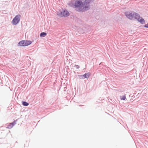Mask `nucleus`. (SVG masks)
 <instances>
[{
	"label": "nucleus",
	"instance_id": "obj_1",
	"mask_svg": "<svg viewBox=\"0 0 148 148\" xmlns=\"http://www.w3.org/2000/svg\"><path fill=\"white\" fill-rule=\"evenodd\" d=\"M83 5V4L82 2L80 0H78L75 1L72 6L75 8H78L76 9L77 11L83 12L84 10H86V8H84Z\"/></svg>",
	"mask_w": 148,
	"mask_h": 148
},
{
	"label": "nucleus",
	"instance_id": "obj_2",
	"mask_svg": "<svg viewBox=\"0 0 148 148\" xmlns=\"http://www.w3.org/2000/svg\"><path fill=\"white\" fill-rule=\"evenodd\" d=\"M58 15L61 17H67L69 15V13L65 9H62L58 13Z\"/></svg>",
	"mask_w": 148,
	"mask_h": 148
},
{
	"label": "nucleus",
	"instance_id": "obj_3",
	"mask_svg": "<svg viewBox=\"0 0 148 148\" xmlns=\"http://www.w3.org/2000/svg\"><path fill=\"white\" fill-rule=\"evenodd\" d=\"M32 43V41L29 40H24L20 41L18 44L20 46H25L30 45Z\"/></svg>",
	"mask_w": 148,
	"mask_h": 148
},
{
	"label": "nucleus",
	"instance_id": "obj_4",
	"mask_svg": "<svg viewBox=\"0 0 148 148\" xmlns=\"http://www.w3.org/2000/svg\"><path fill=\"white\" fill-rule=\"evenodd\" d=\"M21 16L20 15H18L15 16L12 21V23L14 25H16L18 24L20 19Z\"/></svg>",
	"mask_w": 148,
	"mask_h": 148
},
{
	"label": "nucleus",
	"instance_id": "obj_5",
	"mask_svg": "<svg viewBox=\"0 0 148 148\" xmlns=\"http://www.w3.org/2000/svg\"><path fill=\"white\" fill-rule=\"evenodd\" d=\"M134 12H125V14L127 18L129 19L132 20L134 16Z\"/></svg>",
	"mask_w": 148,
	"mask_h": 148
},
{
	"label": "nucleus",
	"instance_id": "obj_6",
	"mask_svg": "<svg viewBox=\"0 0 148 148\" xmlns=\"http://www.w3.org/2000/svg\"><path fill=\"white\" fill-rule=\"evenodd\" d=\"M90 75V74L89 73H86L84 75H83L80 76V79H83L85 78H88Z\"/></svg>",
	"mask_w": 148,
	"mask_h": 148
},
{
	"label": "nucleus",
	"instance_id": "obj_7",
	"mask_svg": "<svg viewBox=\"0 0 148 148\" xmlns=\"http://www.w3.org/2000/svg\"><path fill=\"white\" fill-rule=\"evenodd\" d=\"M137 21L140 23L142 24H143L145 23V20L142 17H140V18H139V19L138 18Z\"/></svg>",
	"mask_w": 148,
	"mask_h": 148
},
{
	"label": "nucleus",
	"instance_id": "obj_8",
	"mask_svg": "<svg viewBox=\"0 0 148 148\" xmlns=\"http://www.w3.org/2000/svg\"><path fill=\"white\" fill-rule=\"evenodd\" d=\"M134 18L135 19L137 20V21L138 20V18L139 19V18H140V15L138 13L134 12Z\"/></svg>",
	"mask_w": 148,
	"mask_h": 148
},
{
	"label": "nucleus",
	"instance_id": "obj_9",
	"mask_svg": "<svg viewBox=\"0 0 148 148\" xmlns=\"http://www.w3.org/2000/svg\"><path fill=\"white\" fill-rule=\"evenodd\" d=\"M47 35V33L45 32H42L40 34V36L41 37H44Z\"/></svg>",
	"mask_w": 148,
	"mask_h": 148
},
{
	"label": "nucleus",
	"instance_id": "obj_10",
	"mask_svg": "<svg viewBox=\"0 0 148 148\" xmlns=\"http://www.w3.org/2000/svg\"><path fill=\"white\" fill-rule=\"evenodd\" d=\"M14 124L13 123H10L9 125L8 126V128L10 129L12 128Z\"/></svg>",
	"mask_w": 148,
	"mask_h": 148
},
{
	"label": "nucleus",
	"instance_id": "obj_11",
	"mask_svg": "<svg viewBox=\"0 0 148 148\" xmlns=\"http://www.w3.org/2000/svg\"><path fill=\"white\" fill-rule=\"evenodd\" d=\"M22 104L24 106H27L29 105V103L25 101L22 102Z\"/></svg>",
	"mask_w": 148,
	"mask_h": 148
},
{
	"label": "nucleus",
	"instance_id": "obj_12",
	"mask_svg": "<svg viewBox=\"0 0 148 148\" xmlns=\"http://www.w3.org/2000/svg\"><path fill=\"white\" fill-rule=\"evenodd\" d=\"M126 99V97L125 95L123 96L121 98L122 100H125Z\"/></svg>",
	"mask_w": 148,
	"mask_h": 148
},
{
	"label": "nucleus",
	"instance_id": "obj_13",
	"mask_svg": "<svg viewBox=\"0 0 148 148\" xmlns=\"http://www.w3.org/2000/svg\"><path fill=\"white\" fill-rule=\"evenodd\" d=\"M144 27L146 28H148V23L145 24L143 27Z\"/></svg>",
	"mask_w": 148,
	"mask_h": 148
},
{
	"label": "nucleus",
	"instance_id": "obj_14",
	"mask_svg": "<svg viewBox=\"0 0 148 148\" xmlns=\"http://www.w3.org/2000/svg\"><path fill=\"white\" fill-rule=\"evenodd\" d=\"M74 66L76 68V69H78L79 67V66L78 65H75Z\"/></svg>",
	"mask_w": 148,
	"mask_h": 148
},
{
	"label": "nucleus",
	"instance_id": "obj_15",
	"mask_svg": "<svg viewBox=\"0 0 148 148\" xmlns=\"http://www.w3.org/2000/svg\"><path fill=\"white\" fill-rule=\"evenodd\" d=\"M86 1H87L86 0L85 1V2L84 3V5H85V4L86 5L87 3H89V1H87V2H86Z\"/></svg>",
	"mask_w": 148,
	"mask_h": 148
}]
</instances>
